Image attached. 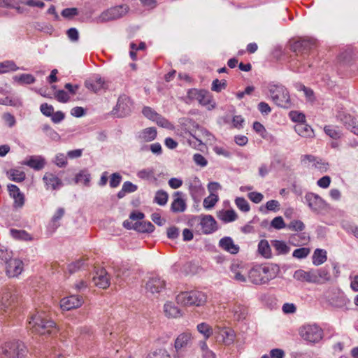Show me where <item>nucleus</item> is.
Wrapping results in <instances>:
<instances>
[{"label":"nucleus","mask_w":358,"mask_h":358,"mask_svg":"<svg viewBox=\"0 0 358 358\" xmlns=\"http://www.w3.org/2000/svg\"><path fill=\"white\" fill-rule=\"evenodd\" d=\"M29 328L32 333L42 336H55L58 332L55 323L45 312H37L29 322Z\"/></svg>","instance_id":"f257e3e1"},{"label":"nucleus","mask_w":358,"mask_h":358,"mask_svg":"<svg viewBox=\"0 0 358 358\" xmlns=\"http://www.w3.org/2000/svg\"><path fill=\"white\" fill-rule=\"evenodd\" d=\"M267 90L271 99L276 106L284 108L291 107L289 93L283 85L273 82L269 83Z\"/></svg>","instance_id":"f03ea898"},{"label":"nucleus","mask_w":358,"mask_h":358,"mask_svg":"<svg viewBox=\"0 0 358 358\" xmlns=\"http://www.w3.org/2000/svg\"><path fill=\"white\" fill-rule=\"evenodd\" d=\"M208 296L202 291L193 289L180 292L176 297L178 304L183 306L200 307L206 304Z\"/></svg>","instance_id":"7ed1b4c3"},{"label":"nucleus","mask_w":358,"mask_h":358,"mask_svg":"<svg viewBox=\"0 0 358 358\" xmlns=\"http://www.w3.org/2000/svg\"><path fill=\"white\" fill-rule=\"evenodd\" d=\"M27 352V348L23 343L8 342L0 347V358H24Z\"/></svg>","instance_id":"20e7f679"},{"label":"nucleus","mask_w":358,"mask_h":358,"mask_svg":"<svg viewBox=\"0 0 358 358\" xmlns=\"http://www.w3.org/2000/svg\"><path fill=\"white\" fill-rule=\"evenodd\" d=\"M315 45L316 41L315 39L302 38L291 43L290 49L295 53L296 57L305 59L306 56L308 55L310 51Z\"/></svg>","instance_id":"39448f33"},{"label":"nucleus","mask_w":358,"mask_h":358,"mask_svg":"<svg viewBox=\"0 0 358 358\" xmlns=\"http://www.w3.org/2000/svg\"><path fill=\"white\" fill-rule=\"evenodd\" d=\"M129 7L127 5H120L112 7L103 11L94 19V22L97 23H103L117 20L123 17L127 13Z\"/></svg>","instance_id":"423d86ee"},{"label":"nucleus","mask_w":358,"mask_h":358,"mask_svg":"<svg viewBox=\"0 0 358 358\" xmlns=\"http://www.w3.org/2000/svg\"><path fill=\"white\" fill-rule=\"evenodd\" d=\"M324 271L320 270H310L308 271L303 269L296 270L293 275V278L301 282H308L314 284H320L322 278L326 275Z\"/></svg>","instance_id":"0eeeda50"},{"label":"nucleus","mask_w":358,"mask_h":358,"mask_svg":"<svg viewBox=\"0 0 358 358\" xmlns=\"http://www.w3.org/2000/svg\"><path fill=\"white\" fill-rule=\"evenodd\" d=\"M301 336L310 343H317L323 336V330L317 324H306L300 329Z\"/></svg>","instance_id":"6e6552de"},{"label":"nucleus","mask_w":358,"mask_h":358,"mask_svg":"<svg viewBox=\"0 0 358 358\" xmlns=\"http://www.w3.org/2000/svg\"><path fill=\"white\" fill-rule=\"evenodd\" d=\"M132 106L133 103L130 98L126 95H122L118 98L117 104L112 112L117 117H124L130 114Z\"/></svg>","instance_id":"1a4fd4ad"},{"label":"nucleus","mask_w":358,"mask_h":358,"mask_svg":"<svg viewBox=\"0 0 358 358\" xmlns=\"http://www.w3.org/2000/svg\"><path fill=\"white\" fill-rule=\"evenodd\" d=\"M230 277L240 283L248 282V270L238 262H234L230 266Z\"/></svg>","instance_id":"9d476101"},{"label":"nucleus","mask_w":358,"mask_h":358,"mask_svg":"<svg viewBox=\"0 0 358 358\" xmlns=\"http://www.w3.org/2000/svg\"><path fill=\"white\" fill-rule=\"evenodd\" d=\"M306 203L311 210L319 213L327 208L326 202L317 194L308 192L305 196Z\"/></svg>","instance_id":"9b49d317"},{"label":"nucleus","mask_w":358,"mask_h":358,"mask_svg":"<svg viewBox=\"0 0 358 358\" xmlns=\"http://www.w3.org/2000/svg\"><path fill=\"white\" fill-rule=\"evenodd\" d=\"M193 336L190 331L180 334L175 340L174 348L178 354L185 352L192 343Z\"/></svg>","instance_id":"f8f14e48"},{"label":"nucleus","mask_w":358,"mask_h":358,"mask_svg":"<svg viewBox=\"0 0 358 358\" xmlns=\"http://www.w3.org/2000/svg\"><path fill=\"white\" fill-rule=\"evenodd\" d=\"M336 119L341 122L351 132L358 136V122L355 117L344 110H341L338 112Z\"/></svg>","instance_id":"ddd939ff"},{"label":"nucleus","mask_w":358,"mask_h":358,"mask_svg":"<svg viewBox=\"0 0 358 358\" xmlns=\"http://www.w3.org/2000/svg\"><path fill=\"white\" fill-rule=\"evenodd\" d=\"M187 97L190 100L197 101L199 104L206 106L212 101L210 93L204 90L191 89L187 92Z\"/></svg>","instance_id":"4468645a"},{"label":"nucleus","mask_w":358,"mask_h":358,"mask_svg":"<svg viewBox=\"0 0 358 358\" xmlns=\"http://www.w3.org/2000/svg\"><path fill=\"white\" fill-rule=\"evenodd\" d=\"M85 86L87 89L95 93L107 88L106 83L99 74L93 75L86 80L85 82Z\"/></svg>","instance_id":"2eb2a0df"},{"label":"nucleus","mask_w":358,"mask_h":358,"mask_svg":"<svg viewBox=\"0 0 358 358\" xmlns=\"http://www.w3.org/2000/svg\"><path fill=\"white\" fill-rule=\"evenodd\" d=\"M83 303V299L81 296L71 295L63 298L60 301V307L63 310H70L78 308Z\"/></svg>","instance_id":"dca6fc26"},{"label":"nucleus","mask_w":358,"mask_h":358,"mask_svg":"<svg viewBox=\"0 0 358 358\" xmlns=\"http://www.w3.org/2000/svg\"><path fill=\"white\" fill-rule=\"evenodd\" d=\"M200 225L202 232L204 234H210L217 230V224L215 218L210 215H206L201 217Z\"/></svg>","instance_id":"f3484780"},{"label":"nucleus","mask_w":358,"mask_h":358,"mask_svg":"<svg viewBox=\"0 0 358 358\" xmlns=\"http://www.w3.org/2000/svg\"><path fill=\"white\" fill-rule=\"evenodd\" d=\"M23 270V263L17 259H9L6 264V272L8 277L13 278L20 275Z\"/></svg>","instance_id":"a211bd4d"},{"label":"nucleus","mask_w":358,"mask_h":358,"mask_svg":"<svg viewBox=\"0 0 358 358\" xmlns=\"http://www.w3.org/2000/svg\"><path fill=\"white\" fill-rule=\"evenodd\" d=\"M248 279L250 282L255 285L266 284V281L264 277V271L262 266H256L248 271Z\"/></svg>","instance_id":"6ab92c4d"},{"label":"nucleus","mask_w":358,"mask_h":358,"mask_svg":"<svg viewBox=\"0 0 358 358\" xmlns=\"http://www.w3.org/2000/svg\"><path fill=\"white\" fill-rule=\"evenodd\" d=\"M173 199L171 205V210L173 213H183L187 209L186 201L184 199V194L182 192H176L174 193Z\"/></svg>","instance_id":"aec40b11"},{"label":"nucleus","mask_w":358,"mask_h":358,"mask_svg":"<svg viewBox=\"0 0 358 358\" xmlns=\"http://www.w3.org/2000/svg\"><path fill=\"white\" fill-rule=\"evenodd\" d=\"M8 191L10 197L14 200V207L22 208L24 204V195L19 187L15 185L9 184L8 185Z\"/></svg>","instance_id":"412c9836"},{"label":"nucleus","mask_w":358,"mask_h":358,"mask_svg":"<svg viewBox=\"0 0 358 358\" xmlns=\"http://www.w3.org/2000/svg\"><path fill=\"white\" fill-rule=\"evenodd\" d=\"M204 191L205 189L197 177H194L189 180V192L193 199L196 200L200 198Z\"/></svg>","instance_id":"4be33fe9"},{"label":"nucleus","mask_w":358,"mask_h":358,"mask_svg":"<svg viewBox=\"0 0 358 358\" xmlns=\"http://www.w3.org/2000/svg\"><path fill=\"white\" fill-rule=\"evenodd\" d=\"M230 312L232 313L234 320L243 321L248 315V308L244 304L236 303L230 308Z\"/></svg>","instance_id":"5701e85b"},{"label":"nucleus","mask_w":358,"mask_h":358,"mask_svg":"<svg viewBox=\"0 0 358 358\" xmlns=\"http://www.w3.org/2000/svg\"><path fill=\"white\" fill-rule=\"evenodd\" d=\"M165 287V282L158 276L149 279L145 285V289L152 294H158Z\"/></svg>","instance_id":"b1692460"},{"label":"nucleus","mask_w":358,"mask_h":358,"mask_svg":"<svg viewBox=\"0 0 358 358\" xmlns=\"http://www.w3.org/2000/svg\"><path fill=\"white\" fill-rule=\"evenodd\" d=\"M43 180L46 189L55 190L59 189L63 185L62 180L52 173H45L43 177Z\"/></svg>","instance_id":"393cba45"},{"label":"nucleus","mask_w":358,"mask_h":358,"mask_svg":"<svg viewBox=\"0 0 358 358\" xmlns=\"http://www.w3.org/2000/svg\"><path fill=\"white\" fill-rule=\"evenodd\" d=\"M94 283L99 287L106 289L110 285V280L106 271L101 268L93 277Z\"/></svg>","instance_id":"a878e982"},{"label":"nucleus","mask_w":358,"mask_h":358,"mask_svg":"<svg viewBox=\"0 0 358 358\" xmlns=\"http://www.w3.org/2000/svg\"><path fill=\"white\" fill-rule=\"evenodd\" d=\"M219 247L232 255L237 254L240 250L239 246L235 244L233 239L229 236L221 238L219 241Z\"/></svg>","instance_id":"bb28decb"},{"label":"nucleus","mask_w":358,"mask_h":358,"mask_svg":"<svg viewBox=\"0 0 358 358\" xmlns=\"http://www.w3.org/2000/svg\"><path fill=\"white\" fill-rule=\"evenodd\" d=\"M24 164L35 171H40L45 167L46 161L41 155H32L24 162Z\"/></svg>","instance_id":"cd10ccee"},{"label":"nucleus","mask_w":358,"mask_h":358,"mask_svg":"<svg viewBox=\"0 0 358 358\" xmlns=\"http://www.w3.org/2000/svg\"><path fill=\"white\" fill-rule=\"evenodd\" d=\"M17 301V296L15 293H12L9 290H5L1 296V308L6 310L11 307Z\"/></svg>","instance_id":"c85d7f7f"},{"label":"nucleus","mask_w":358,"mask_h":358,"mask_svg":"<svg viewBox=\"0 0 358 358\" xmlns=\"http://www.w3.org/2000/svg\"><path fill=\"white\" fill-rule=\"evenodd\" d=\"M215 331H217L222 337V342L224 345H230L234 343L235 339V333L234 330L229 328H221L217 327L215 328Z\"/></svg>","instance_id":"c756f323"},{"label":"nucleus","mask_w":358,"mask_h":358,"mask_svg":"<svg viewBox=\"0 0 358 358\" xmlns=\"http://www.w3.org/2000/svg\"><path fill=\"white\" fill-rule=\"evenodd\" d=\"M164 312L168 317L177 318L182 316V311L173 302H166L164 306Z\"/></svg>","instance_id":"7c9ffc66"},{"label":"nucleus","mask_w":358,"mask_h":358,"mask_svg":"<svg viewBox=\"0 0 358 358\" xmlns=\"http://www.w3.org/2000/svg\"><path fill=\"white\" fill-rule=\"evenodd\" d=\"M295 131L301 137L313 138L315 134L311 127L305 122L297 124L294 127Z\"/></svg>","instance_id":"2f4dec72"},{"label":"nucleus","mask_w":358,"mask_h":358,"mask_svg":"<svg viewBox=\"0 0 358 358\" xmlns=\"http://www.w3.org/2000/svg\"><path fill=\"white\" fill-rule=\"evenodd\" d=\"M157 130L155 127H148L143 129L138 134V138L144 142H150L155 139Z\"/></svg>","instance_id":"473e14b6"},{"label":"nucleus","mask_w":358,"mask_h":358,"mask_svg":"<svg viewBox=\"0 0 358 358\" xmlns=\"http://www.w3.org/2000/svg\"><path fill=\"white\" fill-rule=\"evenodd\" d=\"M262 267L264 271V277H265L266 283L271 280L275 278L279 271L278 266L275 264H271Z\"/></svg>","instance_id":"72a5a7b5"},{"label":"nucleus","mask_w":358,"mask_h":358,"mask_svg":"<svg viewBox=\"0 0 358 358\" xmlns=\"http://www.w3.org/2000/svg\"><path fill=\"white\" fill-rule=\"evenodd\" d=\"M13 80L20 85H30L36 82L35 77L29 73L16 75L13 78Z\"/></svg>","instance_id":"f704fd0d"},{"label":"nucleus","mask_w":358,"mask_h":358,"mask_svg":"<svg viewBox=\"0 0 358 358\" xmlns=\"http://www.w3.org/2000/svg\"><path fill=\"white\" fill-rule=\"evenodd\" d=\"M65 214V209L62 207H59L57 209L55 214L51 218L50 222V227L53 229V230H55L57 229L60 224L59 221L63 217V216Z\"/></svg>","instance_id":"c9c22d12"},{"label":"nucleus","mask_w":358,"mask_h":358,"mask_svg":"<svg viewBox=\"0 0 358 358\" xmlns=\"http://www.w3.org/2000/svg\"><path fill=\"white\" fill-rule=\"evenodd\" d=\"M327 259V252L323 249H316L313 255V264L319 266L324 263Z\"/></svg>","instance_id":"e433bc0d"},{"label":"nucleus","mask_w":358,"mask_h":358,"mask_svg":"<svg viewBox=\"0 0 358 358\" xmlns=\"http://www.w3.org/2000/svg\"><path fill=\"white\" fill-rule=\"evenodd\" d=\"M134 229L141 233H151L155 230V226L149 221H140L135 223Z\"/></svg>","instance_id":"4c0bfd02"},{"label":"nucleus","mask_w":358,"mask_h":358,"mask_svg":"<svg viewBox=\"0 0 358 358\" xmlns=\"http://www.w3.org/2000/svg\"><path fill=\"white\" fill-rule=\"evenodd\" d=\"M332 306L337 308H342L349 302L348 299L343 293H338L334 294L330 299Z\"/></svg>","instance_id":"58836bf2"},{"label":"nucleus","mask_w":358,"mask_h":358,"mask_svg":"<svg viewBox=\"0 0 358 358\" xmlns=\"http://www.w3.org/2000/svg\"><path fill=\"white\" fill-rule=\"evenodd\" d=\"M18 69H20V68L13 61L6 60L0 62V74L6 73L10 71H16Z\"/></svg>","instance_id":"ea45409f"},{"label":"nucleus","mask_w":358,"mask_h":358,"mask_svg":"<svg viewBox=\"0 0 358 358\" xmlns=\"http://www.w3.org/2000/svg\"><path fill=\"white\" fill-rule=\"evenodd\" d=\"M197 331L203 336L204 339H208L213 334L212 327L206 322H201L196 326Z\"/></svg>","instance_id":"a19ab883"},{"label":"nucleus","mask_w":358,"mask_h":358,"mask_svg":"<svg viewBox=\"0 0 358 358\" xmlns=\"http://www.w3.org/2000/svg\"><path fill=\"white\" fill-rule=\"evenodd\" d=\"M137 176L143 180H156L155 169L152 167L143 169L137 172Z\"/></svg>","instance_id":"79ce46f5"},{"label":"nucleus","mask_w":358,"mask_h":358,"mask_svg":"<svg viewBox=\"0 0 358 358\" xmlns=\"http://www.w3.org/2000/svg\"><path fill=\"white\" fill-rule=\"evenodd\" d=\"M258 252L263 257L269 258L271 255V250L268 242L266 240H261L258 244Z\"/></svg>","instance_id":"37998d69"},{"label":"nucleus","mask_w":358,"mask_h":358,"mask_svg":"<svg viewBox=\"0 0 358 358\" xmlns=\"http://www.w3.org/2000/svg\"><path fill=\"white\" fill-rule=\"evenodd\" d=\"M91 176L87 171H81L76 174L75 181L76 183H83L84 185L89 187L90 185Z\"/></svg>","instance_id":"c03bdc74"},{"label":"nucleus","mask_w":358,"mask_h":358,"mask_svg":"<svg viewBox=\"0 0 358 358\" xmlns=\"http://www.w3.org/2000/svg\"><path fill=\"white\" fill-rule=\"evenodd\" d=\"M8 175L10 180L17 182H22L26 177L24 172L19 169H10Z\"/></svg>","instance_id":"a18cd8bd"},{"label":"nucleus","mask_w":358,"mask_h":358,"mask_svg":"<svg viewBox=\"0 0 358 358\" xmlns=\"http://www.w3.org/2000/svg\"><path fill=\"white\" fill-rule=\"evenodd\" d=\"M272 245L279 255H286L289 252V247L282 241L275 240Z\"/></svg>","instance_id":"49530a36"},{"label":"nucleus","mask_w":358,"mask_h":358,"mask_svg":"<svg viewBox=\"0 0 358 358\" xmlns=\"http://www.w3.org/2000/svg\"><path fill=\"white\" fill-rule=\"evenodd\" d=\"M219 218L224 222H231L237 219V215L234 210H227L219 215Z\"/></svg>","instance_id":"de8ad7c7"},{"label":"nucleus","mask_w":358,"mask_h":358,"mask_svg":"<svg viewBox=\"0 0 358 358\" xmlns=\"http://www.w3.org/2000/svg\"><path fill=\"white\" fill-rule=\"evenodd\" d=\"M218 195L216 194H210V195L205 198L203 202V207L206 209H210L215 206L218 201Z\"/></svg>","instance_id":"09e8293b"},{"label":"nucleus","mask_w":358,"mask_h":358,"mask_svg":"<svg viewBox=\"0 0 358 358\" xmlns=\"http://www.w3.org/2000/svg\"><path fill=\"white\" fill-rule=\"evenodd\" d=\"M169 195L167 192L163 190H159L156 192L154 201L160 206H164L168 201Z\"/></svg>","instance_id":"8fccbe9b"},{"label":"nucleus","mask_w":358,"mask_h":358,"mask_svg":"<svg viewBox=\"0 0 358 358\" xmlns=\"http://www.w3.org/2000/svg\"><path fill=\"white\" fill-rule=\"evenodd\" d=\"M10 234L15 238L22 239V240H31V236L24 230H17L15 229H10Z\"/></svg>","instance_id":"3c124183"},{"label":"nucleus","mask_w":358,"mask_h":358,"mask_svg":"<svg viewBox=\"0 0 358 358\" xmlns=\"http://www.w3.org/2000/svg\"><path fill=\"white\" fill-rule=\"evenodd\" d=\"M235 203H236L237 208L240 210H241V211H243L244 213L248 212L250 210V209L249 203L243 197H238V198H236L235 199Z\"/></svg>","instance_id":"603ef678"},{"label":"nucleus","mask_w":358,"mask_h":358,"mask_svg":"<svg viewBox=\"0 0 358 358\" xmlns=\"http://www.w3.org/2000/svg\"><path fill=\"white\" fill-rule=\"evenodd\" d=\"M310 249L308 248H300L294 250L292 256L299 259H304L308 256Z\"/></svg>","instance_id":"864d4df0"},{"label":"nucleus","mask_w":358,"mask_h":358,"mask_svg":"<svg viewBox=\"0 0 358 358\" xmlns=\"http://www.w3.org/2000/svg\"><path fill=\"white\" fill-rule=\"evenodd\" d=\"M85 266V261L83 259L76 260L67 266V269L70 273H76Z\"/></svg>","instance_id":"5fc2aeb1"},{"label":"nucleus","mask_w":358,"mask_h":358,"mask_svg":"<svg viewBox=\"0 0 358 358\" xmlns=\"http://www.w3.org/2000/svg\"><path fill=\"white\" fill-rule=\"evenodd\" d=\"M11 257L12 252H9L3 245H0V264H6Z\"/></svg>","instance_id":"6e6d98bb"},{"label":"nucleus","mask_w":358,"mask_h":358,"mask_svg":"<svg viewBox=\"0 0 358 358\" xmlns=\"http://www.w3.org/2000/svg\"><path fill=\"white\" fill-rule=\"evenodd\" d=\"M226 87L227 81L225 80H220L218 79H215L212 83L211 90L214 92H220Z\"/></svg>","instance_id":"4d7b16f0"},{"label":"nucleus","mask_w":358,"mask_h":358,"mask_svg":"<svg viewBox=\"0 0 358 358\" xmlns=\"http://www.w3.org/2000/svg\"><path fill=\"white\" fill-rule=\"evenodd\" d=\"M289 117L293 122H297L298 124L306 122L305 115L298 111L289 112Z\"/></svg>","instance_id":"13d9d810"},{"label":"nucleus","mask_w":358,"mask_h":358,"mask_svg":"<svg viewBox=\"0 0 358 358\" xmlns=\"http://www.w3.org/2000/svg\"><path fill=\"white\" fill-rule=\"evenodd\" d=\"M324 131L327 135L334 139H338L341 137V133L333 126H325Z\"/></svg>","instance_id":"bf43d9fd"},{"label":"nucleus","mask_w":358,"mask_h":358,"mask_svg":"<svg viewBox=\"0 0 358 358\" xmlns=\"http://www.w3.org/2000/svg\"><path fill=\"white\" fill-rule=\"evenodd\" d=\"M146 358H171L166 350L158 349L150 353Z\"/></svg>","instance_id":"052dcab7"},{"label":"nucleus","mask_w":358,"mask_h":358,"mask_svg":"<svg viewBox=\"0 0 358 358\" xmlns=\"http://www.w3.org/2000/svg\"><path fill=\"white\" fill-rule=\"evenodd\" d=\"M287 227L292 231H301L305 229V225L301 220H293L288 224Z\"/></svg>","instance_id":"680f3d73"},{"label":"nucleus","mask_w":358,"mask_h":358,"mask_svg":"<svg viewBox=\"0 0 358 358\" xmlns=\"http://www.w3.org/2000/svg\"><path fill=\"white\" fill-rule=\"evenodd\" d=\"M53 162L58 167L62 168L66 166L67 158L64 154L58 153L56 155Z\"/></svg>","instance_id":"e2e57ef3"},{"label":"nucleus","mask_w":358,"mask_h":358,"mask_svg":"<svg viewBox=\"0 0 358 358\" xmlns=\"http://www.w3.org/2000/svg\"><path fill=\"white\" fill-rule=\"evenodd\" d=\"M122 181V176L119 173H114L110 176V187L111 188H115L118 187Z\"/></svg>","instance_id":"0e129e2a"},{"label":"nucleus","mask_w":358,"mask_h":358,"mask_svg":"<svg viewBox=\"0 0 358 358\" xmlns=\"http://www.w3.org/2000/svg\"><path fill=\"white\" fill-rule=\"evenodd\" d=\"M271 226L275 229H282L285 227V223L281 216H278L273 219Z\"/></svg>","instance_id":"69168bd1"},{"label":"nucleus","mask_w":358,"mask_h":358,"mask_svg":"<svg viewBox=\"0 0 358 358\" xmlns=\"http://www.w3.org/2000/svg\"><path fill=\"white\" fill-rule=\"evenodd\" d=\"M153 121L155 122L157 125L164 128H169L171 125L169 121L159 113L157 114Z\"/></svg>","instance_id":"338daca9"},{"label":"nucleus","mask_w":358,"mask_h":358,"mask_svg":"<svg viewBox=\"0 0 358 358\" xmlns=\"http://www.w3.org/2000/svg\"><path fill=\"white\" fill-rule=\"evenodd\" d=\"M55 98L59 102L66 103L69 101L70 96L66 92L63 90H60L56 92Z\"/></svg>","instance_id":"774afa93"}]
</instances>
